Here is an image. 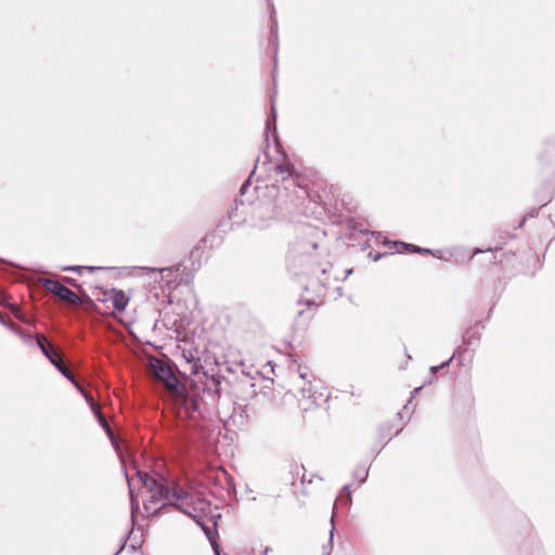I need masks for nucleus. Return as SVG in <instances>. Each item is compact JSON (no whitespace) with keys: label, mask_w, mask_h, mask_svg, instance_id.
<instances>
[{"label":"nucleus","mask_w":555,"mask_h":555,"mask_svg":"<svg viewBox=\"0 0 555 555\" xmlns=\"http://www.w3.org/2000/svg\"><path fill=\"white\" fill-rule=\"evenodd\" d=\"M282 157L274 166L278 178L264 186L262 198H254L260 188L255 186L251 190L249 180L241 185L240 195L234 199L227 218L218 224L220 231L225 232L233 224L242 223L262 230L270 227L271 221L284 211H301L306 202L317 204L320 201V195L309 190L307 178L295 169L285 152H282Z\"/></svg>","instance_id":"nucleus-1"},{"label":"nucleus","mask_w":555,"mask_h":555,"mask_svg":"<svg viewBox=\"0 0 555 555\" xmlns=\"http://www.w3.org/2000/svg\"><path fill=\"white\" fill-rule=\"evenodd\" d=\"M321 232L311 227H305L299 236L291 243L287 256V269L296 276H306L310 288L317 296H323L331 287L330 270L332 264L327 254L320 245Z\"/></svg>","instance_id":"nucleus-2"},{"label":"nucleus","mask_w":555,"mask_h":555,"mask_svg":"<svg viewBox=\"0 0 555 555\" xmlns=\"http://www.w3.org/2000/svg\"><path fill=\"white\" fill-rule=\"evenodd\" d=\"M156 378L163 382L171 393L177 417L197 421L202 416L203 400L197 390L188 389L176 376L169 361L156 359L152 362Z\"/></svg>","instance_id":"nucleus-3"},{"label":"nucleus","mask_w":555,"mask_h":555,"mask_svg":"<svg viewBox=\"0 0 555 555\" xmlns=\"http://www.w3.org/2000/svg\"><path fill=\"white\" fill-rule=\"evenodd\" d=\"M140 483L146 489L149 496L143 505L146 512L156 513L166 506H173L176 509H184L188 500L192 494L181 489L177 482L168 486L160 475H151L147 472L137 470Z\"/></svg>","instance_id":"nucleus-4"},{"label":"nucleus","mask_w":555,"mask_h":555,"mask_svg":"<svg viewBox=\"0 0 555 555\" xmlns=\"http://www.w3.org/2000/svg\"><path fill=\"white\" fill-rule=\"evenodd\" d=\"M179 511L189 515L201 528L210 524L209 516L207 515V512L210 513V504L205 500L197 499L195 503L192 495V500L186 501L185 508Z\"/></svg>","instance_id":"nucleus-5"},{"label":"nucleus","mask_w":555,"mask_h":555,"mask_svg":"<svg viewBox=\"0 0 555 555\" xmlns=\"http://www.w3.org/2000/svg\"><path fill=\"white\" fill-rule=\"evenodd\" d=\"M40 283L46 291L52 293L60 300L68 301L74 305H78L80 302L78 296L73 291L57 281L40 279Z\"/></svg>","instance_id":"nucleus-6"},{"label":"nucleus","mask_w":555,"mask_h":555,"mask_svg":"<svg viewBox=\"0 0 555 555\" xmlns=\"http://www.w3.org/2000/svg\"><path fill=\"white\" fill-rule=\"evenodd\" d=\"M302 397L309 399L312 404L321 405L328 399V392L318 380H308L300 388Z\"/></svg>","instance_id":"nucleus-7"},{"label":"nucleus","mask_w":555,"mask_h":555,"mask_svg":"<svg viewBox=\"0 0 555 555\" xmlns=\"http://www.w3.org/2000/svg\"><path fill=\"white\" fill-rule=\"evenodd\" d=\"M220 517V514H211L209 515V522L206 526H203L202 530L205 533L206 538L211 544L212 551L215 555H220V546L217 542L218 539V530H217V518Z\"/></svg>","instance_id":"nucleus-8"},{"label":"nucleus","mask_w":555,"mask_h":555,"mask_svg":"<svg viewBox=\"0 0 555 555\" xmlns=\"http://www.w3.org/2000/svg\"><path fill=\"white\" fill-rule=\"evenodd\" d=\"M480 328H485L483 323L476 324L475 326L468 327L462 335V343L466 347L474 346L479 343L481 338Z\"/></svg>","instance_id":"nucleus-9"},{"label":"nucleus","mask_w":555,"mask_h":555,"mask_svg":"<svg viewBox=\"0 0 555 555\" xmlns=\"http://www.w3.org/2000/svg\"><path fill=\"white\" fill-rule=\"evenodd\" d=\"M51 364L65 377L67 378L79 391H82V388L80 384L76 380L74 375L70 373V371L67 369V366L64 364L63 360L60 356L54 357V359H51Z\"/></svg>","instance_id":"nucleus-10"},{"label":"nucleus","mask_w":555,"mask_h":555,"mask_svg":"<svg viewBox=\"0 0 555 555\" xmlns=\"http://www.w3.org/2000/svg\"><path fill=\"white\" fill-rule=\"evenodd\" d=\"M4 326H7L10 331L15 333L25 344L31 345L34 341V336L31 334H28L24 332L20 326H17L12 321L5 320L3 323Z\"/></svg>","instance_id":"nucleus-11"},{"label":"nucleus","mask_w":555,"mask_h":555,"mask_svg":"<svg viewBox=\"0 0 555 555\" xmlns=\"http://www.w3.org/2000/svg\"><path fill=\"white\" fill-rule=\"evenodd\" d=\"M36 343L43 356L51 362V359H54V357L59 356L55 351L52 350V348L49 346L46 337L41 334H38L36 336Z\"/></svg>","instance_id":"nucleus-12"},{"label":"nucleus","mask_w":555,"mask_h":555,"mask_svg":"<svg viewBox=\"0 0 555 555\" xmlns=\"http://www.w3.org/2000/svg\"><path fill=\"white\" fill-rule=\"evenodd\" d=\"M182 356L186 360V362L191 364V373L197 375L203 369L199 363L201 359L196 357L191 350H183Z\"/></svg>","instance_id":"nucleus-13"},{"label":"nucleus","mask_w":555,"mask_h":555,"mask_svg":"<svg viewBox=\"0 0 555 555\" xmlns=\"http://www.w3.org/2000/svg\"><path fill=\"white\" fill-rule=\"evenodd\" d=\"M271 129L273 130V137H274L275 143L279 146H281L279 139H278V133H276V109H275V105L273 102L271 103V114L268 116L267 121H266V131L268 132Z\"/></svg>","instance_id":"nucleus-14"},{"label":"nucleus","mask_w":555,"mask_h":555,"mask_svg":"<svg viewBox=\"0 0 555 555\" xmlns=\"http://www.w3.org/2000/svg\"><path fill=\"white\" fill-rule=\"evenodd\" d=\"M387 244H391L396 247V253L403 254V253H421L420 246L405 243V242H387Z\"/></svg>","instance_id":"nucleus-15"},{"label":"nucleus","mask_w":555,"mask_h":555,"mask_svg":"<svg viewBox=\"0 0 555 555\" xmlns=\"http://www.w3.org/2000/svg\"><path fill=\"white\" fill-rule=\"evenodd\" d=\"M270 9V31L273 37L274 43L278 41V20L275 16V8L272 0H268Z\"/></svg>","instance_id":"nucleus-16"},{"label":"nucleus","mask_w":555,"mask_h":555,"mask_svg":"<svg viewBox=\"0 0 555 555\" xmlns=\"http://www.w3.org/2000/svg\"><path fill=\"white\" fill-rule=\"evenodd\" d=\"M112 302H113V307L118 310V311H122L125 310L127 304H128V298L125 296V294L119 291L117 293L114 294V296L112 297Z\"/></svg>","instance_id":"nucleus-17"},{"label":"nucleus","mask_w":555,"mask_h":555,"mask_svg":"<svg viewBox=\"0 0 555 555\" xmlns=\"http://www.w3.org/2000/svg\"><path fill=\"white\" fill-rule=\"evenodd\" d=\"M392 430H393V426L391 425V423L386 422V423L382 424L378 428V436H379L380 440L389 441L391 439ZM386 443L387 442H385L384 444H386Z\"/></svg>","instance_id":"nucleus-18"},{"label":"nucleus","mask_w":555,"mask_h":555,"mask_svg":"<svg viewBox=\"0 0 555 555\" xmlns=\"http://www.w3.org/2000/svg\"><path fill=\"white\" fill-rule=\"evenodd\" d=\"M103 267H92V266H64L61 268L62 271H73L77 273H81L83 270H88L89 272H94L98 270H103Z\"/></svg>","instance_id":"nucleus-19"},{"label":"nucleus","mask_w":555,"mask_h":555,"mask_svg":"<svg viewBox=\"0 0 555 555\" xmlns=\"http://www.w3.org/2000/svg\"><path fill=\"white\" fill-rule=\"evenodd\" d=\"M125 476H126V479H127V482H128V487H129L130 501H131V509H132V514H133L134 509L139 507V504H138V501L134 499L133 490H132V486H131V479L129 478L127 472H125Z\"/></svg>","instance_id":"nucleus-20"},{"label":"nucleus","mask_w":555,"mask_h":555,"mask_svg":"<svg viewBox=\"0 0 555 555\" xmlns=\"http://www.w3.org/2000/svg\"><path fill=\"white\" fill-rule=\"evenodd\" d=\"M369 469L364 467H358L353 470V477L358 479L360 482H364L367 478Z\"/></svg>","instance_id":"nucleus-21"},{"label":"nucleus","mask_w":555,"mask_h":555,"mask_svg":"<svg viewBox=\"0 0 555 555\" xmlns=\"http://www.w3.org/2000/svg\"><path fill=\"white\" fill-rule=\"evenodd\" d=\"M94 412L98 415L101 425L106 429L109 439L114 443V434L112 433L111 428L108 427V425L103 420V417H102L101 413L99 412V410L94 408Z\"/></svg>","instance_id":"nucleus-22"},{"label":"nucleus","mask_w":555,"mask_h":555,"mask_svg":"<svg viewBox=\"0 0 555 555\" xmlns=\"http://www.w3.org/2000/svg\"><path fill=\"white\" fill-rule=\"evenodd\" d=\"M222 475L224 477V480L227 482V490L229 493L231 492H234L235 491V483H234V480L231 476L228 475L227 472H222Z\"/></svg>","instance_id":"nucleus-23"},{"label":"nucleus","mask_w":555,"mask_h":555,"mask_svg":"<svg viewBox=\"0 0 555 555\" xmlns=\"http://www.w3.org/2000/svg\"><path fill=\"white\" fill-rule=\"evenodd\" d=\"M340 499L345 500L347 504H351V492H350V486L346 485L340 492Z\"/></svg>","instance_id":"nucleus-24"},{"label":"nucleus","mask_w":555,"mask_h":555,"mask_svg":"<svg viewBox=\"0 0 555 555\" xmlns=\"http://www.w3.org/2000/svg\"><path fill=\"white\" fill-rule=\"evenodd\" d=\"M63 281L66 283V284H69L70 286L77 288V289H80V284L77 282L76 279L74 278H69V276H64L63 278Z\"/></svg>","instance_id":"nucleus-25"},{"label":"nucleus","mask_w":555,"mask_h":555,"mask_svg":"<svg viewBox=\"0 0 555 555\" xmlns=\"http://www.w3.org/2000/svg\"><path fill=\"white\" fill-rule=\"evenodd\" d=\"M464 351H465V349L464 350L457 349L448 361L438 365V369L441 370V369L448 367L450 365L451 361L455 358V356L460 354L461 352H464Z\"/></svg>","instance_id":"nucleus-26"},{"label":"nucleus","mask_w":555,"mask_h":555,"mask_svg":"<svg viewBox=\"0 0 555 555\" xmlns=\"http://www.w3.org/2000/svg\"><path fill=\"white\" fill-rule=\"evenodd\" d=\"M333 538H334V527L332 528L331 532H330V539H328V551H326V548H324V555H328L332 547H333Z\"/></svg>","instance_id":"nucleus-27"},{"label":"nucleus","mask_w":555,"mask_h":555,"mask_svg":"<svg viewBox=\"0 0 555 555\" xmlns=\"http://www.w3.org/2000/svg\"><path fill=\"white\" fill-rule=\"evenodd\" d=\"M420 250H421V253H420V254H430V255H433V256H436V253H440V250H439V249H435V250H433V249H429V248H423V247H420Z\"/></svg>","instance_id":"nucleus-28"},{"label":"nucleus","mask_w":555,"mask_h":555,"mask_svg":"<svg viewBox=\"0 0 555 555\" xmlns=\"http://www.w3.org/2000/svg\"><path fill=\"white\" fill-rule=\"evenodd\" d=\"M298 374H299V378L304 380V384L309 380L308 379V373L304 372L301 370V367H298Z\"/></svg>","instance_id":"nucleus-29"},{"label":"nucleus","mask_w":555,"mask_h":555,"mask_svg":"<svg viewBox=\"0 0 555 555\" xmlns=\"http://www.w3.org/2000/svg\"><path fill=\"white\" fill-rule=\"evenodd\" d=\"M305 305L307 306V308H311V307L317 308L318 307V304L313 299H306Z\"/></svg>","instance_id":"nucleus-30"},{"label":"nucleus","mask_w":555,"mask_h":555,"mask_svg":"<svg viewBox=\"0 0 555 555\" xmlns=\"http://www.w3.org/2000/svg\"><path fill=\"white\" fill-rule=\"evenodd\" d=\"M335 292L337 293L335 299L343 296V287L341 286H335Z\"/></svg>","instance_id":"nucleus-31"},{"label":"nucleus","mask_w":555,"mask_h":555,"mask_svg":"<svg viewBox=\"0 0 555 555\" xmlns=\"http://www.w3.org/2000/svg\"><path fill=\"white\" fill-rule=\"evenodd\" d=\"M492 250H493L492 248H488V249H486V250H482V249H480V248H476V249L474 250L473 255L475 256V255L480 254V253H483V251H492Z\"/></svg>","instance_id":"nucleus-32"},{"label":"nucleus","mask_w":555,"mask_h":555,"mask_svg":"<svg viewBox=\"0 0 555 555\" xmlns=\"http://www.w3.org/2000/svg\"><path fill=\"white\" fill-rule=\"evenodd\" d=\"M211 380H212V383L216 385V387H218V386H219V384H220V379H219V377H214V376H212Z\"/></svg>","instance_id":"nucleus-33"},{"label":"nucleus","mask_w":555,"mask_h":555,"mask_svg":"<svg viewBox=\"0 0 555 555\" xmlns=\"http://www.w3.org/2000/svg\"><path fill=\"white\" fill-rule=\"evenodd\" d=\"M440 369H438V366H431L430 367V372L433 375H435Z\"/></svg>","instance_id":"nucleus-34"},{"label":"nucleus","mask_w":555,"mask_h":555,"mask_svg":"<svg viewBox=\"0 0 555 555\" xmlns=\"http://www.w3.org/2000/svg\"><path fill=\"white\" fill-rule=\"evenodd\" d=\"M550 201H551V198H547V197L543 198V203L541 204V206L546 205Z\"/></svg>","instance_id":"nucleus-35"},{"label":"nucleus","mask_w":555,"mask_h":555,"mask_svg":"<svg viewBox=\"0 0 555 555\" xmlns=\"http://www.w3.org/2000/svg\"><path fill=\"white\" fill-rule=\"evenodd\" d=\"M345 273H346V274H345V278H347L348 275H350V274L352 273V269H347V270L345 271Z\"/></svg>","instance_id":"nucleus-36"},{"label":"nucleus","mask_w":555,"mask_h":555,"mask_svg":"<svg viewBox=\"0 0 555 555\" xmlns=\"http://www.w3.org/2000/svg\"><path fill=\"white\" fill-rule=\"evenodd\" d=\"M85 399H86L87 401H91V402L93 403V399H92V397H91V396L85 395Z\"/></svg>","instance_id":"nucleus-37"},{"label":"nucleus","mask_w":555,"mask_h":555,"mask_svg":"<svg viewBox=\"0 0 555 555\" xmlns=\"http://www.w3.org/2000/svg\"><path fill=\"white\" fill-rule=\"evenodd\" d=\"M382 256H383L382 254L374 255V260H378V259H380V258H382Z\"/></svg>","instance_id":"nucleus-38"},{"label":"nucleus","mask_w":555,"mask_h":555,"mask_svg":"<svg viewBox=\"0 0 555 555\" xmlns=\"http://www.w3.org/2000/svg\"><path fill=\"white\" fill-rule=\"evenodd\" d=\"M526 222V218H524L520 222H519V225L518 228H521L524 225V223Z\"/></svg>","instance_id":"nucleus-39"},{"label":"nucleus","mask_w":555,"mask_h":555,"mask_svg":"<svg viewBox=\"0 0 555 555\" xmlns=\"http://www.w3.org/2000/svg\"><path fill=\"white\" fill-rule=\"evenodd\" d=\"M254 169H257V166H254ZM254 172H255V170H253V171H251V173L249 175V177H248V179H247V180H249V181H250V178H251V176L254 175Z\"/></svg>","instance_id":"nucleus-40"},{"label":"nucleus","mask_w":555,"mask_h":555,"mask_svg":"<svg viewBox=\"0 0 555 555\" xmlns=\"http://www.w3.org/2000/svg\"><path fill=\"white\" fill-rule=\"evenodd\" d=\"M402 430V427H399L395 430V435H398Z\"/></svg>","instance_id":"nucleus-41"},{"label":"nucleus","mask_w":555,"mask_h":555,"mask_svg":"<svg viewBox=\"0 0 555 555\" xmlns=\"http://www.w3.org/2000/svg\"><path fill=\"white\" fill-rule=\"evenodd\" d=\"M142 269H143V270H151V271H154V270H155V269H153V268H147V267H143Z\"/></svg>","instance_id":"nucleus-42"},{"label":"nucleus","mask_w":555,"mask_h":555,"mask_svg":"<svg viewBox=\"0 0 555 555\" xmlns=\"http://www.w3.org/2000/svg\"><path fill=\"white\" fill-rule=\"evenodd\" d=\"M301 482H302V483H305V482H306V477H305V475H302V477H301Z\"/></svg>","instance_id":"nucleus-43"},{"label":"nucleus","mask_w":555,"mask_h":555,"mask_svg":"<svg viewBox=\"0 0 555 555\" xmlns=\"http://www.w3.org/2000/svg\"><path fill=\"white\" fill-rule=\"evenodd\" d=\"M502 250V247H495L494 251Z\"/></svg>","instance_id":"nucleus-44"},{"label":"nucleus","mask_w":555,"mask_h":555,"mask_svg":"<svg viewBox=\"0 0 555 555\" xmlns=\"http://www.w3.org/2000/svg\"><path fill=\"white\" fill-rule=\"evenodd\" d=\"M502 250V247H495L494 251Z\"/></svg>","instance_id":"nucleus-45"},{"label":"nucleus","mask_w":555,"mask_h":555,"mask_svg":"<svg viewBox=\"0 0 555 555\" xmlns=\"http://www.w3.org/2000/svg\"><path fill=\"white\" fill-rule=\"evenodd\" d=\"M502 250V247H495L494 251Z\"/></svg>","instance_id":"nucleus-46"},{"label":"nucleus","mask_w":555,"mask_h":555,"mask_svg":"<svg viewBox=\"0 0 555 555\" xmlns=\"http://www.w3.org/2000/svg\"><path fill=\"white\" fill-rule=\"evenodd\" d=\"M167 270H169V269H168V268L158 269V271H160V272H162V271H167Z\"/></svg>","instance_id":"nucleus-47"},{"label":"nucleus","mask_w":555,"mask_h":555,"mask_svg":"<svg viewBox=\"0 0 555 555\" xmlns=\"http://www.w3.org/2000/svg\"><path fill=\"white\" fill-rule=\"evenodd\" d=\"M302 313H304L302 309L298 311V315H302Z\"/></svg>","instance_id":"nucleus-48"},{"label":"nucleus","mask_w":555,"mask_h":555,"mask_svg":"<svg viewBox=\"0 0 555 555\" xmlns=\"http://www.w3.org/2000/svg\"><path fill=\"white\" fill-rule=\"evenodd\" d=\"M440 254H441V251L440 253H436L435 257H438V258L441 257Z\"/></svg>","instance_id":"nucleus-49"}]
</instances>
